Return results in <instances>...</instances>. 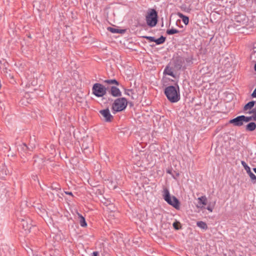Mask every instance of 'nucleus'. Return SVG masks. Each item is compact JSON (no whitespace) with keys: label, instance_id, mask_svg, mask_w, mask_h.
Returning <instances> with one entry per match:
<instances>
[{"label":"nucleus","instance_id":"obj_1","mask_svg":"<svg viewBox=\"0 0 256 256\" xmlns=\"http://www.w3.org/2000/svg\"><path fill=\"white\" fill-rule=\"evenodd\" d=\"M164 93L168 100L172 103L178 102L180 98V88L178 84L176 86H170L166 87Z\"/></svg>","mask_w":256,"mask_h":256},{"label":"nucleus","instance_id":"obj_2","mask_svg":"<svg viewBox=\"0 0 256 256\" xmlns=\"http://www.w3.org/2000/svg\"><path fill=\"white\" fill-rule=\"evenodd\" d=\"M107 88L100 83L94 84L92 87V93L96 97H102V100L104 103H107L108 101H112L110 98H106L104 97L106 94Z\"/></svg>","mask_w":256,"mask_h":256},{"label":"nucleus","instance_id":"obj_3","mask_svg":"<svg viewBox=\"0 0 256 256\" xmlns=\"http://www.w3.org/2000/svg\"><path fill=\"white\" fill-rule=\"evenodd\" d=\"M128 104V102L125 98H120L116 99L113 102L112 110L113 114L122 112L126 109Z\"/></svg>","mask_w":256,"mask_h":256},{"label":"nucleus","instance_id":"obj_4","mask_svg":"<svg viewBox=\"0 0 256 256\" xmlns=\"http://www.w3.org/2000/svg\"><path fill=\"white\" fill-rule=\"evenodd\" d=\"M158 12L156 10L151 8L148 10L147 14L146 16V20L147 25L152 28L155 26L158 22Z\"/></svg>","mask_w":256,"mask_h":256},{"label":"nucleus","instance_id":"obj_5","mask_svg":"<svg viewBox=\"0 0 256 256\" xmlns=\"http://www.w3.org/2000/svg\"><path fill=\"white\" fill-rule=\"evenodd\" d=\"M164 198L170 205L176 210L180 208V203L178 199L174 196H170L169 190L165 188L164 190Z\"/></svg>","mask_w":256,"mask_h":256},{"label":"nucleus","instance_id":"obj_6","mask_svg":"<svg viewBox=\"0 0 256 256\" xmlns=\"http://www.w3.org/2000/svg\"><path fill=\"white\" fill-rule=\"evenodd\" d=\"M21 222L23 229L26 232H30L31 228L34 226L32 223V220L29 218H26L24 220L22 219Z\"/></svg>","mask_w":256,"mask_h":256},{"label":"nucleus","instance_id":"obj_7","mask_svg":"<svg viewBox=\"0 0 256 256\" xmlns=\"http://www.w3.org/2000/svg\"><path fill=\"white\" fill-rule=\"evenodd\" d=\"M100 113L104 118V120L106 122H111L114 116L110 114V110L108 108L100 110Z\"/></svg>","mask_w":256,"mask_h":256},{"label":"nucleus","instance_id":"obj_8","mask_svg":"<svg viewBox=\"0 0 256 256\" xmlns=\"http://www.w3.org/2000/svg\"><path fill=\"white\" fill-rule=\"evenodd\" d=\"M234 54H224L222 56V58L220 59V62L222 64H231L234 63Z\"/></svg>","mask_w":256,"mask_h":256},{"label":"nucleus","instance_id":"obj_9","mask_svg":"<svg viewBox=\"0 0 256 256\" xmlns=\"http://www.w3.org/2000/svg\"><path fill=\"white\" fill-rule=\"evenodd\" d=\"M173 62L174 64H183L184 62V57L182 52H178L174 55Z\"/></svg>","mask_w":256,"mask_h":256},{"label":"nucleus","instance_id":"obj_10","mask_svg":"<svg viewBox=\"0 0 256 256\" xmlns=\"http://www.w3.org/2000/svg\"><path fill=\"white\" fill-rule=\"evenodd\" d=\"M244 119L242 116H240L230 120V122L235 126H240L243 125Z\"/></svg>","mask_w":256,"mask_h":256},{"label":"nucleus","instance_id":"obj_11","mask_svg":"<svg viewBox=\"0 0 256 256\" xmlns=\"http://www.w3.org/2000/svg\"><path fill=\"white\" fill-rule=\"evenodd\" d=\"M110 93L114 97H118L122 96V92L120 89L115 86H111Z\"/></svg>","mask_w":256,"mask_h":256},{"label":"nucleus","instance_id":"obj_12","mask_svg":"<svg viewBox=\"0 0 256 256\" xmlns=\"http://www.w3.org/2000/svg\"><path fill=\"white\" fill-rule=\"evenodd\" d=\"M164 74L170 76L173 78H176V75L174 72L173 68H172L170 67L169 65H168L165 68Z\"/></svg>","mask_w":256,"mask_h":256},{"label":"nucleus","instance_id":"obj_13","mask_svg":"<svg viewBox=\"0 0 256 256\" xmlns=\"http://www.w3.org/2000/svg\"><path fill=\"white\" fill-rule=\"evenodd\" d=\"M108 30L113 34H124L126 32L125 29H118L116 28L112 27H108Z\"/></svg>","mask_w":256,"mask_h":256},{"label":"nucleus","instance_id":"obj_14","mask_svg":"<svg viewBox=\"0 0 256 256\" xmlns=\"http://www.w3.org/2000/svg\"><path fill=\"white\" fill-rule=\"evenodd\" d=\"M256 128V124L254 122H250L246 126V130L252 132Z\"/></svg>","mask_w":256,"mask_h":256},{"label":"nucleus","instance_id":"obj_15","mask_svg":"<svg viewBox=\"0 0 256 256\" xmlns=\"http://www.w3.org/2000/svg\"><path fill=\"white\" fill-rule=\"evenodd\" d=\"M178 16L182 18L183 22L185 25L187 26L189 23V18L188 16H186L182 14L181 12H178Z\"/></svg>","mask_w":256,"mask_h":256},{"label":"nucleus","instance_id":"obj_16","mask_svg":"<svg viewBox=\"0 0 256 256\" xmlns=\"http://www.w3.org/2000/svg\"><path fill=\"white\" fill-rule=\"evenodd\" d=\"M198 203L200 204L198 207H202L201 205H206L207 204V198L205 196H202L198 198Z\"/></svg>","mask_w":256,"mask_h":256},{"label":"nucleus","instance_id":"obj_17","mask_svg":"<svg viewBox=\"0 0 256 256\" xmlns=\"http://www.w3.org/2000/svg\"><path fill=\"white\" fill-rule=\"evenodd\" d=\"M166 40V37H165L163 36H161L158 38H155L154 42H156V45H160V44H164Z\"/></svg>","mask_w":256,"mask_h":256},{"label":"nucleus","instance_id":"obj_18","mask_svg":"<svg viewBox=\"0 0 256 256\" xmlns=\"http://www.w3.org/2000/svg\"><path fill=\"white\" fill-rule=\"evenodd\" d=\"M78 216L80 218V224L81 226L86 227L87 223L86 221L85 218L80 214H78Z\"/></svg>","mask_w":256,"mask_h":256},{"label":"nucleus","instance_id":"obj_19","mask_svg":"<svg viewBox=\"0 0 256 256\" xmlns=\"http://www.w3.org/2000/svg\"><path fill=\"white\" fill-rule=\"evenodd\" d=\"M50 188L52 190H55L56 192H58L61 189L60 186L56 182L52 183L50 186Z\"/></svg>","mask_w":256,"mask_h":256},{"label":"nucleus","instance_id":"obj_20","mask_svg":"<svg viewBox=\"0 0 256 256\" xmlns=\"http://www.w3.org/2000/svg\"><path fill=\"white\" fill-rule=\"evenodd\" d=\"M246 20V16L244 15H238L234 17V20L239 23L244 22Z\"/></svg>","mask_w":256,"mask_h":256},{"label":"nucleus","instance_id":"obj_21","mask_svg":"<svg viewBox=\"0 0 256 256\" xmlns=\"http://www.w3.org/2000/svg\"><path fill=\"white\" fill-rule=\"evenodd\" d=\"M255 102L254 100L250 101L247 103L244 107V110L246 111L248 110H250L254 106Z\"/></svg>","mask_w":256,"mask_h":256},{"label":"nucleus","instance_id":"obj_22","mask_svg":"<svg viewBox=\"0 0 256 256\" xmlns=\"http://www.w3.org/2000/svg\"><path fill=\"white\" fill-rule=\"evenodd\" d=\"M180 32L178 30L172 28L170 29H168L166 31V33L168 35H172L174 34H178Z\"/></svg>","mask_w":256,"mask_h":256},{"label":"nucleus","instance_id":"obj_23","mask_svg":"<svg viewBox=\"0 0 256 256\" xmlns=\"http://www.w3.org/2000/svg\"><path fill=\"white\" fill-rule=\"evenodd\" d=\"M197 226L204 230H206L208 228V226L205 222L202 221H200L197 222Z\"/></svg>","mask_w":256,"mask_h":256},{"label":"nucleus","instance_id":"obj_24","mask_svg":"<svg viewBox=\"0 0 256 256\" xmlns=\"http://www.w3.org/2000/svg\"><path fill=\"white\" fill-rule=\"evenodd\" d=\"M104 82L108 84H114L116 86H118L119 85V82L116 80L115 79H113V80H106L104 81Z\"/></svg>","mask_w":256,"mask_h":256},{"label":"nucleus","instance_id":"obj_25","mask_svg":"<svg viewBox=\"0 0 256 256\" xmlns=\"http://www.w3.org/2000/svg\"><path fill=\"white\" fill-rule=\"evenodd\" d=\"M248 174L249 175L251 180H252V182L254 184H255L256 183V176H255V174L252 173L251 170L250 171Z\"/></svg>","mask_w":256,"mask_h":256},{"label":"nucleus","instance_id":"obj_26","mask_svg":"<svg viewBox=\"0 0 256 256\" xmlns=\"http://www.w3.org/2000/svg\"><path fill=\"white\" fill-rule=\"evenodd\" d=\"M173 227L176 230H178L182 228V226L179 222L176 221L172 224Z\"/></svg>","mask_w":256,"mask_h":256},{"label":"nucleus","instance_id":"obj_27","mask_svg":"<svg viewBox=\"0 0 256 256\" xmlns=\"http://www.w3.org/2000/svg\"><path fill=\"white\" fill-rule=\"evenodd\" d=\"M241 164L244 166V170H246L247 173L250 171V167L246 164V162L244 161H241Z\"/></svg>","mask_w":256,"mask_h":256},{"label":"nucleus","instance_id":"obj_28","mask_svg":"<svg viewBox=\"0 0 256 256\" xmlns=\"http://www.w3.org/2000/svg\"><path fill=\"white\" fill-rule=\"evenodd\" d=\"M200 48H199L198 53L200 54H205L207 52V50L206 48H203L202 45H200Z\"/></svg>","mask_w":256,"mask_h":256},{"label":"nucleus","instance_id":"obj_29","mask_svg":"<svg viewBox=\"0 0 256 256\" xmlns=\"http://www.w3.org/2000/svg\"><path fill=\"white\" fill-rule=\"evenodd\" d=\"M124 94L128 96L134 94V90L132 89H125Z\"/></svg>","mask_w":256,"mask_h":256},{"label":"nucleus","instance_id":"obj_30","mask_svg":"<svg viewBox=\"0 0 256 256\" xmlns=\"http://www.w3.org/2000/svg\"><path fill=\"white\" fill-rule=\"evenodd\" d=\"M244 121L245 122H250L252 120H254V118L252 116H242Z\"/></svg>","mask_w":256,"mask_h":256},{"label":"nucleus","instance_id":"obj_31","mask_svg":"<svg viewBox=\"0 0 256 256\" xmlns=\"http://www.w3.org/2000/svg\"><path fill=\"white\" fill-rule=\"evenodd\" d=\"M143 38L148 40V42H154L155 40V38L154 36H144Z\"/></svg>","mask_w":256,"mask_h":256},{"label":"nucleus","instance_id":"obj_32","mask_svg":"<svg viewBox=\"0 0 256 256\" xmlns=\"http://www.w3.org/2000/svg\"><path fill=\"white\" fill-rule=\"evenodd\" d=\"M252 114L254 120L256 121V107L249 112V114Z\"/></svg>","mask_w":256,"mask_h":256},{"label":"nucleus","instance_id":"obj_33","mask_svg":"<svg viewBox=\"0 0 256 256\" xmlns=\"http://www.w3.org/2000/svg\"><path fill=\"white\" fill-rule=\"evenodd\" d=\"M193 60V56L190 55L188 58H184V61L186 60L187 63H190L192 62V60Z\"/></svg>","mask_w":256,"mask_h":256},{"label":"nucleus","instance_id":"obj_34","mask_svg":"<svg viewBox=\"0 0 256 256\" xmlns=\"http://www.w3.org/2000/svg\"><path fill=\"white\" fill-rule=\"evenodd\" d=\"M96 188V190L95 192L96 194H102V192L100 190Z\"/></svg>","mask_w":256,"mask_h":256},{"label":"nucleus","instance_id":"obj_35","mask_svg":"<svg viewBox=\"0 0 256 256\" xmlns=\"http://www.w3.org/2000/svg\"><path fill=\"white\" fill-rule=\"evenodd\" d=\"M166 172L168 173V174H170L173 177L174 176V175L172 174V168H168V169H167L166 170Z\"/></svg>","mask_w":256,"mask_h":256},{"label":"nucleus","instance_id":"obj_36","mask_svg":"<svg viewBox=\"0 0 256 256\" xmlns=\"http://www.w3.org/2000/svg\"><path fill=\"white\" fill-rule=\"evenodd\" d=\"M252 98H256V88L254 89V91L252 93Z\"/></svg>","mask_w":256,"mask_h":256},{"label":"nucleus","instance_id":"obj_37","mask_svg":"<svg viewBox=\"0 0 256 256\" xmlns=\"http://www.w3.org/2000/svg\"><path fill=\"white\" fill-rule=\"evenodd\" d=\"M99 255V253L97 251L94 252L92 253V256H98Z\"/></svg>","mask_w":256,"mask_h":256},{"label":"nucleus","instance_id":"obj_38","mask_svg":"<svg viewBox=\"0 0 256 256\" xmlns=\"http://www.w3.org/2000/svg\"><path fill=\"white\" fill-rule=\"evenodd\" d=\"M206 209L210 211V212H212V210H213V208H212L211 206H208L207 208H206Z\"/></svg>","mask_w":256,"mask_h":256},{"label":"nucleus","instance_id":"obj_39","mask_svg":"<svg viewBox=\"0 0 256 256\" xmlns=\"http://www.w3.org/2000/svg\"><path fill=\"white\" fill-rule=\"evenodd\" d=\"M65 193L66 194H68V195L73 196V194H72V193L71 192H65Z\"/></svg>","mask_w":256,"mask_h":256},{"label":"nucleus","instance_id":"obj_40","mask_svg":"<svg viewBox=\"0 0 256 256\" xmlns=\"http://www.w3.org/2000/svg\"><path fill=\"white\" fill-rule=\"evenodd\" d=\"M2 237H3L2 232V230H0V238H2Z\"/></svg>","mask_w":256,"mask_h":256},{"label":"nucleus","instance_id":"obj_41","mask_svg":"<svg viewBox=\"0 0 256 256\" xmlns=\"http://www.w3.org/2000/svg\"><path fill=\"white\" fill-rule=\"evenodd\" d=\"M254 48H256V42L253 44Z\"/></svg>","mask_w":256,"mask_h":256},{"label":"nucleus","instance_id":"obj_42","mask_svg":"<svg viewBox=\"0 0 256 256\" xmlns=\"http://www.w3.org/2000/svg\"><path fill=\"white\" fill-rule=\"evenodd\" d=\"M128 104H130V106H133V104H132V102H128Z\"/></svg>","mask_w":256,"mask_h":256},{"label":"nucleus","instance_id":"obj_43","mask_svg":"<svg viewBox=\"0 0 256 256\" xmlns=\"http://www.w3.org/2000/svg\"><path fill=\"white\" fill-rule=\"evenodd\" d=\"M253 170L256 174V168H254Z\"/></svg>","mask_w":256,"mask_h":256},{"label":"nucleus","instance_id":"obj_44","mask_svg":"<svg viewBox=\"0 0 256 256\" xmlns=\"http://www.w3.org/2000/svg\"><path fill=\"white\" fill-rule=\"evenodd\" d=\"M23 146H24V147H26V148H27V146H26V144H23Z\"/></svg>","mask_w":256,"mask_h":256},{"label":"nucleus","instance_id":"obj_45","mask_svg":"<svg viewBox=\"0 0 256 256\" xmlns=\"http://www.w3.org/2000/svg\"><path fill=\"white\" fill-rule=\"evenodd\" d=\"M28 37L31 38H32V36H30V34H29L28 36Z\"/></svg>","mask_w":256,"mask_h":256},{"label":"nucleus","instance_id":"obj_46","mask_svg":"<svg viewBox=\"0 0 256 256\" xmlns=\"http://www.w3.org/2000/svg\"><path fill=\"white\" fill-rule=\"evenodd\" d=\"M254 70L256 71V65H254Z\"/></svg>","mask_w":256,"mask_h":256},{"label":"nucleus","instance_id":"obj_47","mask_svg":"<svg viewBox=\"0 0 256 256\" xmlns=\"http://www.w3.org/2000/svg\"><path fill=\"white\" fill-rule=\"evenodd\" d=\"M254 64H256V62Z\"/></svg>","mask_w":256,"mask_h":256}]
</instances>
